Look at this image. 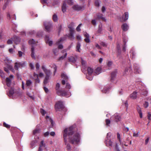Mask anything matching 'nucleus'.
<instances>
[{"label": "nucleus", "instance_id": "a878e982", "mask_svg": "<svg viewBox=\"0 0 151 151\" xmlns=\"http://www.w3.org/2000/svg\"><path fill=\"white\" fill-rule=\"evenodd\" d=\"M105 143L107 146H111L112 145V142L110 139H107L106 140Z\"/></svg>", "mask_w": 151, "mask_h": 151}, {"label": "nucleus", "instance_id": "9d476101", "mask_svg": "<svg viewBox=\"0 0 151 151\" xmlns=\"http://www.w3.org/2000/svg\"><path fill=\"white\" fill-rule=\"evenodd\" d=\"M14 76L11 75L9 76V77L6 78V83L7 86L8 87L10 86L12 81L13 79Z\"/></svg>", "mask_w": 151, "mask_h": 151}, {"label": "nucleus", "instance_id": "0e129e2a", "mask_svg": "<svg viewBox=\"0 0 151 151\" xmlns=\"http://www.w3.org/2000/svg\"><path fill=\"white\" fill-rule=\"evenodd\" d=\"M92 24L94 25H96V21L95 19H93L91 21Z\"/></svg>", "mask_w": 151, "mask_h": 151}, {"label": "nucleus", "instance_id": "09e8293b", "mask_svg": "<svg viewBox=\"0 0 151 151\" xmlns=\"http://www.w3.org/2000/svg\"><path fill=\"white\" fill-rule=\"evenodd\" d=\"M24 54V53L20 51H19L18 52V55L20 57H22L23 55Z\"/></svg>", "mask_w": 151, "mask_h": 151}, {"label": "nucleus", "instance_id": "4d7b16f0", "mask_svg": "<svg viewBox=\"0 0 151 151\" xmlns=\"http://www.w3.org/2000/svg\"><path fill=\"white\" fill-rule=\"evenodd\" d=\"M111 133L110 132L108 133L107 134L106 138L107 139H110V137L111 136Z\"/></svg>", "mask_w": 151, "mask_h": 151}, {"label": "nucleus", "instance_id": "6ab92c4d", "mask_svg": "<svg viewBox=\"0 0 151 151\" xmlns=\"http://www.w3.org/2000/svg\"><path fill=\"white\" fill-rule=\"evenodd\" d=\"M15 92L14 91V88H11L9 90L8 96L10 97L14 96Z\"/></svg>", "mask_w": 151, "mask_h": 151}, {"label": "nucleus", "instance_id": "f8f14e48", "mask_svg": "<svg viewBox=\"0 0 151 151\" xmlns=\"http://www.w3.org/2000/svg\"><path fill=\"white\" fill-rule=\"evenodd\" d=\"M46 42L50 46L52 45L53 44L52 41L49 37L47 36H46L45 38Z\"/></svg>", "mask_w": 151, "mask_h": 151}, {"label": "nucleus", "instance_id": "7ed1b4c3", "mask_svg": "<svg viewBox=\"0 0 151 151\" xmlns=\"http://www.w3.org/2000/svg\"><path fill=\"white\" fill-rule=\"evenodd\" d=\"M29 43L30 45H32L31 48V56L32 58L35 59V56L34 48L33 46L36 44V42L33 39H31L29 41Z\"/></svg>", "mask_w": 151, "mask_h": 151}, {"label": "nucleus", "instance_id": "4be33fe9", "mask_svg": "<svg viewBox=\"0 0 151 151\" xmlns=\"http://www.w3.org/2000/svg\"><path fill=\"white\" fill-rule=\"evenodd\" d=\"M46 119L47 121H49L50 123L51 124V125H50V127H52L53 126V122L52 120L51 119V118H50L48 116H46Z\"/></svg>", "mask_w": 151, "mask_h": 151}, {"label": "nucleus", "instance_id": "e433bc0d", "mask_svg": "<svg viewBox=\"0 0 151 151\" xmlns=\"http://www.w3.org/2000/svg\"><path fill=\"white\" fill-rule=\"evenodd\" d=\"M22 92L19 91L15 92V96H20L22 94Z\"/></svg>", "mask_w": 151, "mask_h": 151}, {"label": "nucleus", "instance_id": "de8ad7c7", "mask_svg": "<svg viewBox=\"0 0 151 151\" xmlns=\"http://www.w3.org/2000/svg\"><path fill=\"white\" fill-rule=\"evenodd\" d=\"M53 19L54 21L56 22L57 20L58 17L56 15L54 14L53 16Z\"/></svg>", "mask_w": 151, "mask_h": 151}, {"label": "nucleus", "instance_id": "774afa93", "mask_svg": "<svg viewBox=\"0 0 151 151\" xmlns=\"http://www.w3.org/2000/svg\"><path fill=\"white\" fill-rule=\"evenodd\" d=\"M66 88H68L70 89L71 88L70 85L69 84L67 83L66 84Z\"/></svg>", "mask_w": 151, "mask_h": 151}, {"label": "nucleus", "instance_id": "72a5a7b5", "mask_svg": "<svg viewBox=\"0 0 151 151\" xmlns=\"http://www.w3.org/2000/svg\"><path fill=\"white\" fill-rule=\"evenodd\" d=\"M59 4V2L57 0H54L52 2V6H58Z\"/></svg>", "mask_w": 151, "mask_h": 151}, {"label": "nucleus", "instance_id": "412c9836", "mask_svg": "<svg viewBox=\"0 0 151 151\" xmlns=\"http://www.w3.org/2000/svg\"><path fill=\"white\" fill-rule=\"evenodd\" d=\"M12 40L16 44H18L20 42V39L19 37L15 36L13 38Z\"/></svg>", "mask_w": 151, "mask_h": 151}, {"label": "nucleus", "instance_id": "2eb2a0df", "mask_svg": "<svg viewBox=\"0 0 151 151\" xmlns=\"http://www.w3.org/2000/svg\"><path fill=\"white\" fill-rule=\"evenodd\" d=\"M101 72V68L100 67H98L94 70V75H99Z\"/></svg>", "mask_w": 151, "mask_h": 151}, {"label": "nucleus", "instance_id": "9b49d317", "mask_svg": "<svg viewBox=\"0 0 151 151\" xmlns=\"http://www.w3.org/2000/svg\"><path fill=\"white\" fill-rule=\"evenodd\" d=\"M42 68L46 76H50L51 73L50 70L47 69L44 65H43L42 66Z\"/></svg>", "mask_w": 151, "mask_h": 151}, {"label": "nucleus", "instance_id": "79ce46f5", "mask_svg": "<svg viewBox=\"0 0 151 151\" xmlns=\"http://www.w3.org/2000/svg\"><path fill=\"white\" fill-rule=\"evenodd\" d=\"M81 44L79 42L78 43L76 47L77 51L80 52V49Z\"/></svg>", "mask_w": 151, "mask_h": 151}, {"label": "nucleus", "instance_id": "f03ea898", "mask_svg": "<svg viewBox=\"0 0 151 151\" xmlns=\"http://www.w3.org/2000/svg\"><path fill=\"white\" fill-rule=\"evenodd\" d=\"M60 84L58 83L56 85L55 89L57 91V92L58 94L60 96H65L66 97H68L70 96V93L68 92L67 93L65 91H62L59 90Z\"/></svg>", "mask_w": 151, "mask_h": 151}, {"label": "nucleus", "instance_id": "6e6d98bb", "mask_svg": "<svg viewBox=\"0 0 151 151\" xmlns=\"http://www.w3.org/2000/svg\"><path fill=\"white\" fill-rule=\"evenodd\" d=\"M40 112L43 115H44L46 113V112L43 109H41Z\"/></svg>", "mask_w": 151, "mask_h": 151}, {"label": "nucleus", "instance_id": "c756f323", "mask_svg": "<svg viewBox=\"0 0 151 151\" xmlns=\"http://www.w3.org/2000/svg\"><path fill=\"white\" fill-rule=\"evenodd\" d=\"M50 76H46L44 81V83L45 84H46L48 83Z\"/></svg>", "mask_w": 151, "mask_h": 151}, {"label": "nucleus", "instance_id": "49530a36", "mask_svg": "<svg viewBox=\"0 0 151 151\" xmlns=\"http://www.w3.org/2000/svg\"><path fill=\"white\" fill-rule=\"evenodd\" d=\"M106 123L107 126H109L110 124V121L109 119H106Z\"/></svg>", "mask_w": 151, "mask_h": 151}, {"label": "nucleus", "instance_id": "0eeeda50", "mask_svg": "<svg viewBox=\"0 0 151 151\" xmlns=\"http://www.w3.org/2000/svg\"><path fill=\"white\" fill-rule=\"evenodd\" d=\"M5 63L7 67L9 69H12V66L11 65L9 64L10 63L12 60L8 58L7 57L4 60Z\"/></svg>", "mask_w": 151, "mask_h": 151}, {"label": "nucleus", "instance_id": "cd10ccee", "mask_svg": "<svg viewBox=\"0 0 151 151\" xmlns=\"http://www.w3.org/2000/svg\"><path fill=\"white\" fill-rule=\"evenodd\" d=\"M44 141H42L40 145V147L39 148L38 151H42V147H45V145L44 143Z\"/></svg>", "mask_w": 151, "mask_h": 151}, {"label": "nucleus", "instance_id": "4468645a", "mask_svg": "<svg viewBox=\"0 0 151 151\" xmlns=\"http://www.w3.org/2000/svg\"><path fill=\"white\" fill-rule=\"evenodd\" d=\"M114 118L115 121L118 122L119 121L121 120V117L117 113L115 114L113 116L111 117L112 119Z\"/></svg>", "mask_w": 151, "mask_h": 151}, {"label": "nucleus", "instance_id": "37998d69", "mask_svg": "<svg viewBox=\"0 0 151 151\" xmlns=\"http://www.w3.org/2000/svg\"><path fill=\"white\" fill-rule=\"evenodd\" d=\"M40 129H36L33 131V134H35L37 133H39L40 132Z\"/></svg>", "mask_w": 151, "mask_h": 151}, {"label": "nucleus", "instance_id": "aec40b11", "mask_svg": "<svg viewBox=\"0 0 151 151\" xmlns=\"http://www.w3.org/2000/svg\"><path fill=\"white\" fill-rule=\"evenodd\" d=\"M97 18L99 19H101L102 20L106 22V20L105 17H104L103 14L100 13H98L97 14Z\"/></svg>", "mask_w": 151, "mask_h": 151}, {"label": "nucleus", "instance_id": "6e6552de", "mask_svg": "<svg viewBox=\"0 0 151 151\" xmlns=\"http://www.w3.org/2000/svg\"><path fill=\"white\" fill-rule=\"evenodd\" d=\"M85 6L84 5L79 6L78 5H76L73 6V8L75 10L81 11L84 9Z\"/></svg>", "mask_w": 151, "mask_h": 151}, {"label": "nucleus", "instance_id": "bf43d9fd", "mask_svg": "<svg viewBox=\"0 0 151 151\" xmlns=\"http://www.w3.org/2000/svg\"><path fill=\"white\" fill-rule=\"evenodd\" d=\"M9 52L11 54H13L14 52V50L12 48H10L9 50Z\"/></svg>", "mask_w": 151, "mask_h": 151}, {"label": "nucleus", "instance_id": "f3484780", "mask_svg": "<svg viewBox=\"0 0 151 151\" xmlns=\"http://www.w3.org/2000/svg\"><path fill=\"white\" fill-rule=\"evenodd\" d=\"M83 35L86 37L84 39V40L87 43H89L90 42V40L89 39V35L86 32H84Z\"/></svg>", "mask_w": 151, "mask_h": 151}, {"label": "nucleus", "instance_id": "8fccbe9b", "mask_svg": "<svg viewBox=\"0 0 151 151\" xmlns=\"http://www.w3.org/2000/svg\"><path fill=\"white\" fill-rule=\"evenodd\" d=\"M109 88H105L103 89L102 91L103 93H106L108 92V91L109 90Z\"/></svg>", "mask_w": 151, "mask_h": 151}, {"label": "nucleus", "instance_id": "052dcab7", "mask_svg": "<svg viewBox=\"0 0 151 151\" xmlns=\"http://www.w3.org/2000/svg\"><path fill=\"white\" fill-rule=\"evenodd\" d=\"M12 40L10 39L8 40L7 41V43L8 44H11L12 43Z\"/></svg>", "mask_w": 151, "mask_h": 151}, {"label": "nucleus", "instance_id": "e2e57ef3", "mask_svg": "<svg viewBox=\"0 0 151 151\" xmlns=\"http://www.w3.org/2000/svg\"><path fill=\"white\" fill-rule=\"evenodd\" d=\"M112 64V62L111 61H109L107 63V65L108 66L110 67Z\"/></svg>", "mask_w": 151, "mask_h": 151}, {"label": "nucleus", "instance_id": "7c9ffc66", "mask_svg": "<svg viewBox=\"0 0 151 151\" xmlns=\"http://www.w3.org/2000/svg\"><path fill=\"white\" fill-rule=\"evenodd\" d=\"M122 28L124 31H126L128 29V26L126 24H124L122 25Z\"/></svg>", "mask_w": 151, "mask_h": 151}, {"label": "nucleus", "instance_id": "39448f33", "mask_svg": "<svg viewBox=\"0 0 151 151\" xmlns=\"http://www.w3.org/2000/svg\"><path fill=\"white\" fill-rule=\"evenodd\" d=\"M74 26V23L72 22L68 26V27L70 29V37L71 40H73L74 38L73 35V27Z\"/></svg>", "mask_w": 151, "mask_h": 151}, {"label": "nucleus", "instance_id": "f704fd0d", "mask_svg": "<svg viewBox=\"0 0 151 151\" xmlns=\"http://www.w3.org/2000/svg\"><path fill=\"white\" fill-rule=\"evenodd\" d=\"M68 60L69 61L73 63H75L76 61V59L74 57L72 56H71L69 58Z\"/></svg>", "mask_w": 151, "mask_h": 151}, {"label": "nucleus", "instance_id": "b1692460", "mask_svg": "<svg viewBox=\"0 0 151 151\" xmlns=\"http://www.w3.org/2000/svg\"><path fill=\"white\" fill-rule=\"evenodd\" d=\"M135 72L136 73H139L140 72V70L138 67L137 65L135 64L134 65Z\"/></svg>", "mask_w": 151, "mask_h": 151}, {"label": "nucleus", "instance_id": "2f4dec72", "mask_svg": "<svg viewBox=\"0 0 151 151\" xmlns=\"http://www.w3.org/2000/svg\"><path fill=\"white\" fill-rule=\"evenodd\" d=\"M116 74V71H114L111 74V79L112 81L114 80L115 78Z\"/></svg>", "mask_w": 151, "mask_h": 151}, {"label": "nucleus", "instance_id": "864d4df0", "mask_svg": "<svg viewBox=\"0 0 151 151\" xmlns=\"http://www.w3.org/2000/svg\"><path fill=\"white\" fill-rule=\"evenodd\" d=\"M40 65L38 63H37L36 64V68L37 71L40 68Z\"/></svg>", "mask_w": 151, "mask_h": 151}, {"label": "nucleus", "instance_id": "5fc2aeb1", "mask_svg": "<svg viewBox=\"0 0 151 151\" xmlns=\"http://www.w3.org/2000/svg\"><path fill=\"white\" fill-rule=\"evenodd\" d=\"M66 2L68 4L70 5H72L73 3L72 0H67Z\"/></svg>", "mask_w": 151, "mask_h": 151}, {"label": "nucleus", "instance_id": "ea45409f", "mask_svg": "<svg viewBox=\"0 0 151 151\" xmlns=\"http://www.w3.org/2000/svg\"><path fill=\"white\" fill-rule=\"evenodd\" d=\"M125 40H126L125 39L124 40V39H123V42H124V45L123 47V50L124 52H125L126 51V49H125V48L126 47V44L127 41L126 40V41Z\"/></svg>", "mask_w": 151, "mask_h": 151}, {"label": "nucleus", "instance_id": "f257e3e1", "mask_svg": "<svg viewBox=\"0 0 151 151\" xmlns=\"http://www.w3.org/2000/svg\"><path fill=\"white\" fill-rule=\"evenodd\" d=\"M77 129L75 125L72 126L68 128L65 129L63 132V137L65 144L67 145L66 148L68 150H70L71 147L69 144H67L66 137L69 136V140L70 142L72 144L77 143L79 141L80 135L76 132Z\"/></svg>", "mask_w": 151, "mask_h": 151}, {"label": "nucleus", "instance_id": "393cba45", "mask_svg": "<svg viewBox=\"0 0 151 151\" xmlns=\"http://www.w3.org/2000/svg\"><path fill=\"white\" fill-rule=\"evenodd\" d=\"M33 76L34 78L36 80V82L37 83H39L40 81L38 78V75L34 72L33 73Z\"/></svg>", "mask_w": 151, "mask_h": 151}, {"label": "nucleus", "instance_id": "473e14b6", "mask_svg": "<svg viewBox=\"0 0 151 151\" xmlns=\"http://www.w3.org/2000/svg\"><path fill=\"white\" fill-rule=\"evenodd\" d=\"M67 6L65 3H64L62 7V10L63 12H66Z\"/></svg>", "mask_w": 151, "mask_h": 151}, {"label": "nucleus", "instance_id": "c9c22d12", "mask_svg": "<svg viewBox=\"0 0 151 151\" xmlns=\"http://www.w3.org/2000/svg\"><path fill=\"white\" fill-rule=\"evenodd\" d=\"M117 138L118 139L119 142L120 143V145H122L123 144L122 143V141L120 138V135L119 133H117Z\"/></svg>", "mask_w": 151, "mask_h": 151}, {"label": "nucleus", "instance_id": "338daca9", "mask_svg": "<svg viewBox=\"0 0 151 151\" xmlns=\"http://www.w3.org/2000/svg\"><path fill=\"white\" fill-rule=\"evenodd\" d=\"M95 5L96 6H99V2L98 1H96L95 2Z\"/></svg>", "mask_w": 151, "mask_h": 151}, {"label": "nucleus", "instance_id": "13d9d810", "mask_svg": "<svg viewBox=\"0 0 151 151\" xmlns=\"http://www.w3.org/2000/svg\"><path fill=\"white\" fill-rule=\"evenodd\" d=\"M5 4L4 6L3 7V9H4L6 7V5H7L8 3V2L10 1V0H5Z\"/></svg>", "mask_w": 151, "mask_h": 151}, {"label": "nucleus", "instance_id": "680f3d73", "mask_svg": "<svg viewBox=\"0 0 151 151\" xmlns=\"http://www.w3.org/2000/svg\"><path fill=\"white\" fill-rule=\"evenodd\" d=\"M148 103L147 102H145L144 104V106L145 108H147L148 106Z\"/></svg>", "mask_w": 151, "mask_h": 151}, {"label": "nucleus", "instance_id": "c85d7f7f", "mask_svg": "<svg viewBox=\"0 0 151 151\" xmlns=\"http://www.w3.org/2000/svg\"><path fill=\"white\" fill-rule=\"evenodd\" d=\"M32 82L30 80H27L26 81V86L29 88L31 87L32 84Z\"/></svg>", "mask_w": 151, "mask_h": 151}, {"label": "nucleus", "instance_id": "5701e85b", "mask_svg": "<svg viewBox=\"0 0 151 151\" xmlns=\"http://www.w3.org/2000/svg\"><path fill=\"white\" fill-rule=\"evenodd\" d=\"M66 51L65 50H63L62 51V52L63 53H64L65 52V55L63 56H62L60 57L59 58L58 60H62L64 59L67 56V53L66 52Z\"/></svg>", "mask_w": 151, "mask_h": 151}, {"label": "nucleus", "instance_id": "bb28decb", "mask_svg": "<svg viewBox=\"0 0 151 151\" xmlns=\"http://www.w3.org/2000/svg\"><path fill=\"white\" fill-rule=\"evenodd\" d=\"M88 75L89 76L91 75L92 73L93 74V69L90 67H88L87 69Z\"/></svg>", "mask_w": 151, "mask_h": 151}, {"label": "nucleus", "instance_id": "a211bd4d", "mask_svg": "<svg viewBox=\"0 0 151 151\" xmlns=\"http://www.w3.org/2000/svg\"><path fill=\"white\" fill-rule=\"evenodd\" d=\"M137 92L136 91H134L130 95V97L132 99H135L137 98Z\"/></svg>", "mask_w": 151, "mask_h": 151}, {"label": "nucleus", "instance_id": "3c124183", "mask_svg": "<svg viewBox=\"0 0 151 151\" xmlns=\"http://www.w3.org/2000/svg\"><path fill=\"white\" fill-rule=\"evenodd\" d=\"M82 24H80L76 28V30L77 31L79 32L81 31V29L80 27L82 25Z\"/></svg>", "mask_w": 151, "mask_h": 151}, {"label": "nucleus", "instance_id": "423d86ee", "mask_svg": "<svg viewBox=\"0 0 151 151\" xmlns=\"http://www.w3.org/2000/svg\"><path fill=\"white\" fill-rule=\"evenodd\" d=\"M44 25L46 30L50 32L52 29V24L50 22H44Z\"/></svg>", "mask_w": 151, "mask_h": 151}, {"label": "nucleus", "instance_id": "1a4fd4ad", "mask_svg": "<svg viewBox=\"0 0 151 151\" xmlns=\"http://www.w3.org/2000/svg\"><path fill=\"white\" fill-rule=\"evenodd\" d=\"M25 65V63L24 62L20 63H16L14 66V68L16 70H18L19 68L21 67H23Z\"/></svg>", "mask_w": 151, "mask_h": 151}, {"label": "nucleus", "instance_id": "dca6fc26", "mask_svg": "<svg viewBox=\"0 0 151 151\" xmlns=\"http://www.w3.org/2000/svg\"><path fill=\"white\" fill-rule=\"evenodd\" d=\"M125 15L122 16V18L120 19L121 22H123L127 20L128 18V13L127 12H126L124 13Z\"/></svg>", "mask_w": 151, "mask_h": 151}, {"label": "nucleus", "instance_id": "603ef678", "mask_svg": "<svg viewBox=\"0 0 151 151\" xmlns=\"http://www.w3.org/2000/svg\"><path fill=\"white\" fill-rule=\"evenodd\" d=\"M53 67L54 69V75H55V73L57 70V66L55 65H53Z\"/></svg>", "mask_w": 151, "mask_h": 151}, {"label": "nucleus", "instance_id": "20e7f679", "mask_svg": "<svg viewBox=\"0 0 151 151\" xmlns=\"http://www.w3.org/2000/svg\"><path fill=\"white\" fill-rule=\"evenodd\" d=\"M64 107L63 102L61 101H58L55 105V109L57 111L62 110Z\"/></svg>", "mask_w": 151, "mask_h": 151}, {"label": "nucleus", "instance_id": "69168bd1", "mask_svg": "<svg viewBox=\"0 0 151 151\" xmlns=\"http://www.w3.org/2000/svg\"><path fill=\"white\" fill-rule=\"evenodd\" d=\"M4 126L7 128H9L10 127L9 125L6 124L5 123H4L3 124Z\"/></svg>", "mask_w": 151, "mask_h": 151}, {"label": "nucleus", "instance_id": "ddd939ff", "mask_svg": "<svg viewBox=\"0 0 151 151\" xmlns=\"http://www.w3.org/2000/svg\"><path fill=\"white\" fill-rule=\"evenodd\" d=\"M64 40L63 38H61L59 40L56 42V44L58 45V48L59 49H61L63 48V45L60 44L62 43Z\"/></svg>", "mask_w": 151, "mask_h": 151}, {"label": "nucleus", "instance_id": "4c0bfd02", "mask_svg": "<svg viewBox=\"0 0 151 151\" xmlns=\"http://www.w3.org/2000/svg\"><path fill=\"white\" fill-rule=\"evenodd\" d=\"M102 30V26L101 24L99 25V26L98 30V32L99 33H100L101 32Z\"/></svg>", "mask_w": 151, "mask_h": 151}, {"label": "nucleus", "instance_id": "c03bdc74", "mask_svg": "<svg viewBox=\"0 0 151 151\" xmlns=\"http://www.w3.org/2000/svg\"><path fill=\"white\" fill-rule=\"evenodd\" d=\"M130 72V69L129 70L128 68H126L124 71V73L125 75H127Z\"/></svg>", "mask_w": 151, "mask_h": 151}, {"label": "nucleus", "instance_id": "58836bf2", "mask_svg": "<svg viewBox=\"0 0 151 151\" xmlns=\"http://www.w3.org/2000/svg\"><path fill=\"white\" fill-rule=\"evenodd\" d=\"M61 77L62 78H63L65 80L68 79V77L64 73H62L61 74Z\"/></svg>", "mask_w": 151, "mask_h": 151}, {"label": "nucleus", "instance_id": "a19ab883", "mask_svg": "<svg viewBox=\"0 0 151 151\" xmlns=\"http://www.w3.org/2000/svg\"><path fill=\"white\" fill-rule=\"evenodd\" d=\"M37 142V140H35L32 142L30 144L31 147L33 148L35 146V143Z\"/></svg>", "mask_w": 151, "mask_h": 151}, {"label": "nucleus", "instance_id": "a18cd8bd", "mask_svg": "<svg viewBox=\"0 0 151 151\" xmlns=\"http://www.w3.org/2000/svg\"><path fill=\"white\" fill-rule=\"evenodd\" d=\"M86 78L88 79L90 81H91L93 79V76H91V75L89 76L87 74L86 76Z\"/></svg>", "mask_w": 151, "mask_h": 151}]
</instances>
